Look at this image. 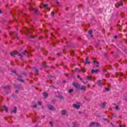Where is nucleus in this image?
<instances>
[{
  "label": "nucleus",
  "mask_w": 127,
  "mask_h": 127,
  "mask_svg": "<svg viewBox=\"0 0 127 127\" xmlns=\"http://www.w3.org/2000/svg\"><path fill=\"white\" fill-rule=\"evenodd\" d=\"M10 55L12 57H14L15 55H18V56H19L20 57H22V56H24V55H25V54L24 53H22V54H20L17 52H12L10 53Z\"/></svg>",
  "instance_id": "obj_1"
},
{
  "label": "nucleus",
  "mask_w": 127,
  "mask_h": 127,
  "mask_svg": "<svg viewBox=\"0 0 127 127\" xmlns=\"http://www.w3.org/2000/svg\"><path fill=\"white\" fill-rule=\"evenodd\" d=\"M80 106H81V103H76L73 105V108L77 109V110L80 109Z\"/></svg>",
  "instance_id": "obj_2"
},
{
  "label": "nucleus",
  "mask_w": 127,
  "mask_h": 127,
  "mask_svg": "<svg viewBox=\"0 0 127 127\" xmlns=\"http://www.w3.org/2000/svg\"><path fill=\"white\" fill-rule=\"evenodd\" d=\"M73 86H74V87H75L76 89H80V87H81V85H80V84L76 82L73 83Z\"/></svg>",
  "instance_id": "obj_3"
},
{
  "label": "nucleus",
  "mask_w": 127,
  "mask_h": 127,
  "mask_svg": "<svg viewBox=\"0 0 127 127\" xmlns=\"http://www.w3.org/2000/svg\"><path fill=\"white\" fill-rule=\"evenodd\" d=\"M80 90H81V91H86V90H87V87L84 86V85H82L80 86V87L79 88Z\"/></svg>",
  "instance_id": "obj_4"
},
{
  "label": "nucleus",
  "mask_w": 127,
  "mask_h": 127,
  "mask_svg": "<svg viewBox=\"0 0 127 127\" xmlns=\"http://www.w3.org/2000/svg\"><path fill=\"white\" fill-rule=\"evenodd\" d=\"M99 126V124L98 123H95L94 122L91 123V125H90V127H98Z\"/></svg>",
  "instance_id": "obj_5"
},
{
  "label": "nucleus",
  "mask_w": 127,
  "mask_h": 127,
  "mask_svg": "<svg viewBox=\"0 0 127 127\" xmlns=\"http://www.w3.org/2000/svg\"><path fill=\"white\" fill-rule=\"evenodd\" d=\"M101 80H99L97 81V84L98 85V86H99V87H102V86H103V83H101Z\"/></svg>",
  "instance_id": "obj_6"
},
{
  "label": "nucleus",
  "mask_w": 127,
  "mask_h": 127,
  "mask_svg": "<svg viewBox=\"0 0 127 127\" xmlns=\"http://www.w3.org/2000/svg\"><path fill=\"white\" fill-rule=\"evenodd\" d=\"M91 72L92 74H93V73H98L99 69H93Z\"/></svg>",
  "instance_id": "obj_7"
},
{
  "label": "nucleus",
  "mask_w": 127,
  "mask_h": 127,
  "mask_svg": "<svg viewBox=\"0 0 127 127\" xmlns=\"http://www.w3.org/2000/svg\"><path fill=\"white\" fill-rule=\"evenodd\" d=\"M48 108L49 110H51V111H52L53 110H54V107L51 105H49L48 106Z\"/></svg>",
  "instance_id": "obj_8"
},
{
  "label": "nucleus",
  "mask_w": 127,
  "mask_h": 127,
  "mask_svg": "<svg viewBox=\"0 0 127 127\" xmlns=\"http://www.w3.org/2000/svg\"><path fill=\"white\" fill-rule=\"evenodd\" d=\"M93 63H96V66H94L93 67L94 68H96V67H99V63L98 62H96V61H93Z\"/></svg>",
  "instance_id": "obj_9"
},
{
  "label": "nucleus",
  "mask_w": 127,
  "mask_h": 127,
  "mask_svg": "<svg viewBox=\"0 0 127 127\" xmlns=\"http://www.w3.org/2000/svg\"><path fill=\"white\" fill-rule=\"evenodd\" d=\"M3 108L4 109V110L6 112V113H7V112L8 111V110L7 109V107H6V106H3Z\"/></svg>",
  "instance_id": "obj_10"
},
{
  "label": "nucleus",
  "mask_w": 127,
  "mask_h": 127,
  "mask_svg": "<svg viewBox=\"0 0 127 127\" xmlns=\"http://www.w3.org/2000/svg\"><path fill=\"white\" fill-rule=\"evenodd\" d=\"M12 113H13V114L16 113V108L14 107L13 110H12Z\"/></svg>",
  "instance_id": "obj_11"
},
{
  "label": "nucleus",
  "mask_w": 127,
  "mask_h": 127,
  "mask_svg": "<svg viewBox=\"0 0 127 127\" xmlns=\"http://www.w3.org/2000/svg\"><path fill=\"white\" fill-rule=\"evenodd\" d=\"M86 79L87 80H89L90 81H92V80H93V78L92 77H91L90 76H86Z\"/></svg>",
  "instance_id": "obj_12"
},
{
  "label": "nucleus",
  "mask_w": 127,
  "mask_h": 127,
  "mask_svg": "<svg viewBox=\"0 0 127 127\" xmlns=\"http://www.w3.org/2000/svg\"><path fill=\"white\" fill-rule=\"evenodd\" d=\"M3 88L4 89H6V90H9L10 89V87H9V86H3Z\"/></svg>",
  "instance_id": "obj_13"
},
{
  "label": "nucleus",
  "mask_w": 127,
  "mask_h": 127,
  "mask_svg": "<svg viewBox=\"0 0 127 127\" xmlns=\"http://www.w3.org/2000/svg\"><path fill=\"white\" fill-rule=\"evenodd\" d=\"M75 71H76V72H81L82 69H80L79 68H75Z\"/></svg>",
  "instance_id": "obj_14"
},
{
  "label": "nucleus",
  "mask_w": 127,
  "mask_h": 127,
  "mask_svg": "<svg viewBox=\"0 0 127 127\" xmlns=\"http://www.w3.org/2000/svg\"><path fill=\"white\" fill-rule=\"evenodd\" d=\"M43 95L45 97V98H47V97L48 96V93L46 92H44L43 93Z\"/></svg>",
  "instance_id": "obj_15"
},
{
  "label": "nucleus",
  "mask_w": 127,
  "mask_h": 127,
  "mask_svg": "<svg viewBox=\"0 0 127 127\" xmlns=\"http://www.w3.org/2000/svg\"><path fill=\"white\" fill-rule=\"evenodd\" d=\"M65 114H66V110H62V115H65Z\"/></svg>",
  "instance_id": "obj_16"
},
{
  "label": "nucleus",
  "mask_w": 127,
  "mask_h": 127,
  "mask_svg": "<svg viewBox=\"0 0 127 127\" xmlns=\"http://www.w3.org/2000/svg\"><path fill=\"white\" fill-rule=\"evenodd\" d=\"M88 33L91 36V37H93V35H92V30L89 31Z\"/></svg>",
  "instance_id": "obj_17"
},
{
  "label": "nucleus",
  "mask_w": 127,
  "mask_h": 127,
  "mask_svg": "<svg viewBox=\"0 0 127 127\" xmlns=\"http://www.w3.org/2000/svg\"><path fill=\"white\" fill-rule=\"evenodd\" d=\"M85 62L87 64H90V63H91V62L90 61H88V59H86V60H85Z\"/></svg>",
  "instance_id": "obj_18"
},
{
  "label": "nucleus",
  "mask_w": 127,
  "mask_h": 127,
  "mask_svg": "<svg viewBox=\"0 0 127 127\" xmlns=\"http://www.w3.org/2000/svg\"><path fill=\"white\" fill-rule=\"evenodd\" d=\"M58 98H60L61 100H64V98L62 96H58Z\"/></svg>",
  "instance_id": "obj_19"
},
{
  "label": "nucleus",
  "mask_w": 127,
  "mask_h": 127,
  "mask_svg": "<svg viewBox=\"0 0 127 127\" xmlns=\"http://www.w3.org/2000/svg\"><path fill=\"white\" fill-rule=\"evenodd\" d=\"M33 10L34 11V12H35V13H36V12L38 11L37 9L36 8H33Z\"/></svg>",
  "instance_id": "obj_20"
},
{
  "label": "nucleus",
  "mask_w": 127,
  "mask_h": 127,
  "mask_svg": "<svg viewBox=\"0 0 127 127\" xmlns=\"http://www.w3.org/2000/svg\"><path fill=\"white\" fill-rule=\"evenodd\" d=\"M68 93H69V94H71V93H73V89H69V90H68Z\"/></svg>",
  "instance_id": "obj_21"
},
{
  "label": "nucleus",
  "mask_w": 127,
  "mask_h": 127,
  "mask_svg": "<svg viewBox=\"0 0 127 127\" xmlns=\"http://www.w3.org/2000/svg\"><path fill=\"white\" fill-rule=\"evenodd\" d=\"M105 106H106V103H103L102 104V108H105Z\"/></svg>",
  "instance_id": "obj_22"
},
{
  "label": "nucleus",
  "mask_w": 127,
  "mask_h": 127,
  "mask_svg": "<svg viewBox=\"0 0 127 127\" xmlns=\"http://www.w3.org/2000/svg\"><path fill=\"white\" fill-rule=\"evenodd\" d=\"M123 4L121 2H120L118 3L119 6H122L123 5Z\"/></svg>",
  "instance_id": "obj_23"
},
{
  "label": "nucleus",
  "mask_w": 127,
  "mask_h": 127,
  "mask_svg": "<svg viewBox=\"0 0 127 127\" xmlns=\"http://www.w3.org/2000/svg\"><path fill=\"white\" fill-rule=\"evenodd\" d=\"M38 104L40 106H41V105H42V103L41 102V101H38Z\"/></svg>",
  "instance_id": "obj_24"
},
{
  "label": "nucleus",
  "mask_w": 127,
  "mask_h": 127,
  "mask_svg": "<svg viewBox=\"0 0 127 127\" xmlns=\"http://www.w3.org/2000/svg\"><path fill=\"white\" fill-rule=\"evenodd\" d=\"M77 78L78 79H80V81H82V78L80 77V75H77Z\"/></svg>",
  "instance_id": "obj_25"
},
{
  "label": "nucleus",
  "mask_w": 127,
  "mask_h": 127,
  "mask_svg": "<svg viewBox=\"0 0 127 127\" xmlns=\"http://www.w3.org/2000/svg\"><path fill=\"white\" fill-rule=\"evenodd\" d=\"M51 16H52V17L54 16V13L53 12H52Z\"/></svg>",
  "instance_id": "obj_26"
},
{
  "label": "nucleus",
  "mask_w": 127,
  "mask_h": 127,
  "mask_svg": "<svg viewBox=\"0 0 127 127\" xmlns=\"http://www.w3.org/2000/svg\"><path fill=\"white\" fill-rule=\"evenodd\" d=\"M35 72H36V73H38V69H35Z\"/></svg>",
  "instance_id": "obj_27"
},
{
  "label": "nucleus",
  "mask_w": 127,
  "mask_h": 127,
  "mask_svg": "<svg viewBox=\"0 0 127 127\" xmlns=\"http://www.w3.org/2000/svg\"><path fill=\"white\" fill-rule=\"evenodd\" d=\"M82 72L85 73V72H86V69H82Z\"/></svg>",
  "instance_id": "obj_28"
},
{
  "label": "nucleus",
  "mask_w": 127,
  "mask_h": 127,
  "mask_svg": "<svg viewBox=\"0 0 127 127\" xmlns=\"http://www.w3.org/2000/svg\"><path fill=\"white\" fill-rule=\"evenodd\" d=\"M44 7L47 8V4H44Z\"/></svg>",
  "instance_id": "obj_29"
},
{
  "label": "nucleus",
  "mask_w": 127,
  "mask_h": 127,
  "mask_svg": "<svg viewBox=\"0 0 127 127\" xmlns=\"http://www.w3.org/2000/svg\"><path fill=\"white\" fill-rule=\"evenodd\" d=\"M116 110H119V106H116L115 107Z\"/></svg>",
  "instance_id": "obj_30"
},
{
  "label": "nucleus",
  "mask_w": 127,
  "mask_h": 127,
  "mask_svg": "<svg viewBox=\"0 0 127 127\" xmlns=\"http://www.w3.org/2000/svg\"><path fill=\"white\" fill-rule=\"evenodd\" d=\"M105 90H106V91H109V88H106Z\"/></svg>",
  "instance_id": "obj_31"
},
{
  "label": "nucleus",
  "mask_w": 127,
  "mask_h": 127,
  "mask_svg": "<svg viewBox=\"0 0 127 127\" xmlns=\"http://www.w3.org/2000/svg\"><path fill=\"white\" fill-rule=\"evenodd\" d=\"M114 38H115V39H117V38H118V36H114Z\"/></svg>",
  "instance_id": "obj_32"
},
{
  "label": "nucleus",
  "mask_w": 127,
  "mask_h": 127,
  "mask_svg": "<svg viewBox=\"0 0 127 127\" xmlns=\"http://www.w3.org/2000/svg\"><path fill=\"white\" fill-rule=\"evenodd\" d=\"M33 108H36V104L33 105Z\"/></svg>",
  "instance_id": "obj_33"
},
{
  "label": "nucleus",
  "mask_w": 127,
  "mask_h": 127,
  "mask_svg": "<svg viewBox=\"0 0 127 127\" xmlns=\"http://www.w3.org/2000/svg\"><path fill=\"white\" fill-rule=\"evenodd\" d=\"M21 82H23V79H19Z\"/></svg>",
  "instance_id": "obj_34"
},
{
  "label": "nucleus",
  "mask_w": 127,
  "mask_h": 127,
  "mask_svg": "<svg viewBox=\"0 0 127 127\" xmlns=\"http://www.w3.org/2000/svg\"><path fill=\"white\" fill-rule=\"evenodd\" d=\"M27 31H28V32H30V30L27 29Z\"/></svg>",
  "instance_id": "obj_35"
},
{
  "label": "nucleus",
  "mask_w": 127,
  "mask_h": 127,
  "mask_svg": "<svg viewBox=\"0 0 127 127\" xmlns=\"http://www.w3.org/2000/svg\"><path fill=\"white\" fill-rule=\"evenodd\" d=\"M14 36L17 37V35L16 34H14Z\"/></svg>",
  "instance_id": "obj_36"
},
{
  "label": "nucleus",
  "mask_w": 127,
  "mask_h": 127,
  "mask_svg": "<svg viewBox=\"0 0 127 127\" xmlns=\"http://www.w3.org/2000/svg\"><path fill=\"white\" fill-rule=\"evenodd\" d=\"M63 83H66V81H63Z\"/></svg>",
  "instance_id": "obj_37"
},
{
  "label": "nucleus",
  "mask_w": 127,
  "mask_h": 127,
  "mask_svg": "<svg viewBox=\"0 0 127 127\" xmlns=\"http://www.w3.org/2000/svg\"><path fill=\"white\" fill-rule=\"evenodd\" d=\"M82 82L84 83V84H86V83L85 82H84L83 81H82Z\"/></svg>",
  "instance_id": "obj_38"
},
{
  "label": "nucleus",
  "mask_w": 127,
  "mask_h": 127,
  "mask_svg": "<svg viewBox=\"0 0 127 127\" xmlns=\"http://www.w3.org/2000/svg\"><path fill=\"white\" fill-rule=\"evenodd\" d=\"M0 13H1V10L0 9Z\"/></svg>",
  "instance_id": "obj_39"
},
{
  "label": "nucleus",
  "mask_w": 127,
  "mask_h": 127,
  "mask_svg": "<svg viewBox=\"0 0 127 127\" xmlns=\"http://www.w3.org/2000/svg\"><path fill=\"white\" fill-rule=\"evenodd\" d=\"M57 3L59 4V2L57 1Z\"/></svg>",
  "instance_id": "obj_40"
},
{
  "label": "nucleus",
  "mask_w": 127,
  "mask_h": 127,
  "mask_svg": "<svg viewBox=\"0 0 127 127\" xmlns=\"http://www.w3.org/2000/svg\"><path fill=\"white\" fill-rule=\"evenodd\" d=\"M103 120H104V121H106L107 120V119H104Z\"/></svg>",
  "instance_id": "obj_41"
},
{
  "label": "nucleus",
  "mask_w": 127,
  "mask_h": 127,
  "mask_svg": "<svg viewBox=\"0 0 127 127\" xmlns=\"http://www.w3.org/2000/svg\"><path fill=\"white\" fill-rule=\"evenodd\" d=\"M88 87H90V84H88Z\"/></svg>",
  "instance_id": "obj_42"
},
{
  "label": "nucleus",
  "mask_w": 127,
  "mask_h": 127,
  "mask_svg": "<svg viewBox=\"0 0 127 127\" xmlns=\"http://www.w3.org/2000/svg\"><path fill=\"white\" fill-rule=\"evenodd\" d=\"M17 92H18V91H17V90H16V93H17Z\"/></svg>",
  "instance_id": "obj_43"
},
{
  "label": "nucleus",
  "mask_w": 127,
  "mask_h": 127,
  "mask_svg": "<svg viewBox=\"0 0 127 127\" xmlns=\"http://www.w3.org/2000/svg\"><path fill=\"white\" fill-rule=\"evenodd\" d=\"M25 52L26 53V52H27V51H25Z\"/></svg>",
  "instance_id": "obj_44"
},
{
  "label": "nucleus",
  "mask_w": 127,
  "mask_h": 127,
  "mask_svg": "<svg viewBox=\"0 0 127 127\" xmlns=\"http://www.w3.org/2000/svg\"><path fill=\"white\" fill-rule=\"evenodd\" d=\"M119 127H122V126H120Z\"/></svg>",
  "instance_id": "obj_45"
},
{
  "label": "nucleus",
  "mask_w": 127,
  "mask_h": 127,
  "mask_svg": "<svg viewBox=\"0 0 127 127\" xmlns=\"http://www.w3.org/2000/svg\"><path fill=\"white\" fill-rule=\"evenodd\" d=\"M14 88H16V87H15V85H14Z\"/></svg>",
  "instance_id": "obj_46"
},
{
  "label": "nucleus",
  "mask_w": 127,
  "mask_h": 127,
  "mask_svg": "<svg viewBox=\"0 0 127 127\" xmlns=\"http://www.w3.org/2000/svg\"><path fill=\"white\" fill-rule=\"evenodd\" d=\"M13 73H16V72H15V71H14Z\"/></svg>",
  "instance_id": "obj_47"
},
{
  "label": "nucleus",
  "mask_w": 127,
  "mask_h": 127,
  "mask_svg": "<svg viewBox=\"0 0 127 127\" xmlns=\"http://www.w3.org/2000/svg\"><path fill=\"white\" fill-rule=\"evenodd\" d=\"M51 35H53L52 34V33H51Z\"/></svg>",
  "instance_id": "obj_48"
}]
</instances>
